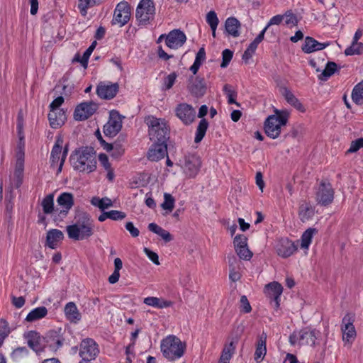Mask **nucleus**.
<instances>
[{
    "label": "nucleus",
    "instance_id": "1",
    "mask_svg": "<svg viewBox=\"0 0 363 363\" xmlns=\"http://www.w3.org/2000/svg\"><path fill=\"white\" fill-rule=\"evenodd\" d=\"M76 219L74 224L69 225V238L83 240L90 238L94 234V224L89 216L82 213Z\"/></svg>",
    "mask_w": 363,
    "mask_h": 363
},
{
    "label": "nucleus",
    "instance_id": "2",
    "mask_svg": "<svg viewBox=\"0 0 363 363\" xmlns=\"http://www.w3.org/2000/svg\"><path fill=\"white\" fill-rule=\"evenodd\" d=\"M72 166L79 172L90 173L96 168V160L94 153L87 147L79 150L71 156Z\"/></svg>",
    "mask_w": 363,
    "mask_h": 363
},
{
    "label": "nucleus",
    "instance_id": "3",
    "mask_svg": "<svg viewBox=\"0 0 363 363\" xmlns=\"http://www.w3.org/2000/svg\"><path fill=\"white\" fill-rule=\"evenodd\" d=\"M149 128L150 139L153 143H167L169 139V128L164 119L149 116L145 118Z\"/></svg>",
    "mask_w": 363,
    "mask_h": 363
},
{
    "label": "nucleus",
    "instance_id": "4",
    "mask_svg": "<svg viewBox=\"0 0 363 363\" xmlns=\"http://www.w3.org/2000/svg\"><path fill=\"white\" fill-rule=\"evenodd\" d=\"M275 114L269 116L264 122V131L269 138H277L289 119V113L286 111L275 110Z\"/></svg>",
    "mask_w": 363,
    "mask_h": 363
},
{
    "label": "nucleus",
    "instance_id": "5",
    "mask_svg": "<svg viewBox=\"0 0 363 363\" xmlns=\"http://www.w3.org/2000/svg\"><path fill=\"white\" fill-rule=\"evenodd\" d=\"M64 97L57 96L50 104V113L48 119L50 125L52 128H57L65 124L67 121L66 111L61 109L60 106L64 103Z\"/></svg>",
    "mask_w": 363,
    "mask_h": 363
},
{
    "label": "nucleus",
    "instance_id": "6",
    "mask_svg": "<svg viewBox=\"0 0 363 363\" xmlns=\"http://www.w3.org/2000/svg\"><path fill=\"white\" fill-rule=\"evenodd\" d=\"M62 144L63 138L62 136L58 135L50 154V167L55 168L60 160V162L57 170V174L62 171V165L66 160V156L68 152V143H66L62 153Z\"/></svg>",
    "mask_w": 363,
    "mask_h": 363
},
{
    "label": "nucleus",
    "instance_id": "7",
    "mask_svg": "<svg viewBox=\"0 0 363 363\" xmlns=\"http://www.w3.org/2000/svg\"><path fill=\"white\" fill-rule=\"evenodd\" d=\"M186 347V342H162L160 346L164 357L172 361L182 357Z\"/></svg>",
    "mask_w": 363,
    "mask_h": 363
},
{
    "label": "nucleus",
    "instance_id": "8",
    "mask_svg": "<svg viewBox=\"0 0 363 363\" xmlns=\"http://www.w3.org/2000/svg\"><path fill=\"white\" fill-rule=\"evenodd\" d=\"M334 189L331 184L326 181H321L315 192V201L318 204L328 206L334 199Z\"/></svg>",
    "mask_w": 363,
    "mask_h": 363
},
{
    "label": "nucleus",
    "instance_id": "9",
    "mask_svg": "<svg viewBox=\"0 0 363 363\" xmlns=\"http://www.w3.org/2000/svg\"><path fill=\"white\" fill-rule=\"evenodd\" d=\"M155 13V4L152 0H141L136 9V18L143 23H145L154 17Z\"/></svg>",
    "mask_w": 363,
    "mask_h": 363
},
{
    "label": "nucleus",
    "instance_id": "10",
    "mask_svg": "<svg viewBox=\"0 0 363 363\" xmlns=\"http://www.w3.org/2000/svg\"><path fill=\"white\" fill-rule=\"evenodd\" d=\"M187 89L195 97L203 96L207 89L205 79L200 76L190 77L188 80Z\"/></svg>",
    "mask_w": 363,
    "mask_h": 363
},
{
    "label": "nucleus",
    "instance_id": "11",
    "mask_svg": "<svg viewBox=\"0 0 363 363\" xmlns=\"http://www.w3.org/2000/svg\"><path fill=\"white\" fill-rule=\"evenodd\" d=\"M130 18V8L129 4L126 1L118 3L114 11L112 23L123 26L129 21Z\"/></svg>",
    "mask_w": 363,
    "mask_h": 363
},
{
    "label": "nucleus",
    "instance_id": "12",
    "mask_svg": "<svg viewBox=\"0 0 363 363\" xmlns=\"http://www.w3.org/2000/svg\"><path fill=\"white\" fill-rule=\"evenodd\" d=\"M98 105L92 101L82 102L74 111V118L78 121H84L91 117L97 110Z\"/></svg>",
    "mask_w": 363,
    "mask_h": 363
},
{
    "label": "nucleus",
    "instance_id": "13",
    "mask_svg": "<svg viewBox=\"0 0 363 363\" xmlns=\"http://www.w3.org/2000/svg\"><path fill=\"white\" fill-rule=\"evenodd\" d=\"M119 85L118 83L109 82H101L96 87L97 95L103 99H112L118 92Z\"/></svg>",
    "mask_w": 363,
    "mask_h": 363
},
{
    "label": "nucleus",
    "instance_id": "14",
    "mask_svg": "<svg viewBox=\"0 0 363 363\" xmlns=\"http://www.w3.org/2000/svg\"><path fill=\"white\" fill-rule=\"evenodd\" d=\"M176 116L185 125L191 124L195 119L196 111L189 104L186 103L179 104L175 108Z\"/></svg>",
    "mask_w": 363,
    "mask_h": 363
},
{
    "label": "nucleus",
    "instance_id": "15",
    "mask_svg": "<svg viewBox=\"0 0 363 363\" xmlns=\"http://www.w3.org/2000/svg\"><path fill=\"white\" fill-rule=\"evenodd\" d=\"M201 160L196 155H189L185 157L184 172L191 178L195 177L200 171Z\"/></svg>",
    "mask_w": 363,
    "mask_h": 363
},
{
    "label": "nucleus",
    "instance_id": "16",
    "mask_svg": "<svg viewBox=\"0 0 363 363\" xmlns=\"http://www.w3.org/2000/svg\"><path fill=\"white\" fill-rule=\"evenodd\" d=\"M165 38V44L171 49H178L182 47L186 40V36L184 33L179 29H174L170 31Z\"/></svg>",
    "mask_w": 363,
    "mask_h": 363
},
{
    "label": "nucleus",
    "instance_id": "17",
    "mask_svg": "<svg viewBox=\"0 0 363 363\" xmlns=\"http://www.w3.org/2000/svg\"><path fill=\"white\" fill-rule=\"evenodd\" d=\"M282 292V286L276 281L272 282L266 285L264 289V293L266 296L271 299V303L275 308H279L280 305V296Z\"/></svg>",
    "mask_w": 363,
    "mask_h": 363
},
{
    "label": "nucleus",
    "instance_id": "18",
    "mask_svg": "<svg viewBox=\"0 0 363 363\" xmlns=\"http://www.w3.org/2000/svg\"><path fill=\"white\" fill-rule=\"evenodd\" d=\"M276 252L279 256L286 258L292 255L296 251L297 247L287 238H281L276 244Z\"/></svg>",
    "mask_w": 363,
    "mask_h": 363
},
{
    "label": "nucleus",
    "instance_id": "19",
    "mask_svg": "<svg viewBox=\"0 0 363 363\" xmlns=\"http://www.w3.org/2000/svg\"><path fill=\"white\" fill-rule=\"evenodd\" d=\"M99 352V346L96 342H82L79 352L82 360L90 362L95 359Z\"/></svg>",
    "mask_w": 363,
    "mask_h": 363
},
{
    "label": "nucleus",
    "instance_id": "20",
    "mask_svg": "<svg viewBox=\"0 0 363 363\" xmlns=\"http://www.w3.org/2000/svg\"><path fill=\"white\" fill-rule=\"evenodd\" d=\"M167 155V143H153L147 152V159L150 161L157 162L163 159Z\"/></svg>",
    "mask_w": 363,
    "mask_h": 363
},
{
    "label": "nucleus",
    "instance_id": "21",
    "mask_svg": "<svg viewBox=\"0 0 363 363\" xmlns=\"http://www.w3.org/2000/svg\"><path fill=\"white\" fill-rule=\"evenodd\" d=\"M342 339L354 338L356 336V330L353 325V318L350 314H346L342 320Z\"/></svg>",
    "mask_w": 363,
    "mask_h": 363
},
{
    "label": "nucleus",
    "instance_id": "22",
    "mask_svg": "<svg viewBox=\"0 0 363 363\" xmlns=\"http://www.w3.org/2000/svg\"><path fill=\"white\" fill-rule=\"evenodd\" d=\"M329 45V42L322 43H319L312 37H306L305 38L304 44L302 46V50L305 53H311L315 51L322 50Z\"/></svg>",
    "mask_w": 363,
    "mask_h": 363
},
{
    "label": "nucleus",
    "instance_id": "23",
    "mask_svg": "<svg viewBox=\"0 0 363 363\" xmlns=\"http://www.w3.org/2000/svg\"><path fill=\"white\" fill-rule=\"evenodd\" d=\"M63 238L64 235L62 231L57 229H52L47 233L45 246L55 249Z\"/></svg>",
    "mask_w": 363,
    "mask_h": 363
},
{
    "label": "nucleus",
    "instance_id": "24",
    "mask_svg": "<svg viewBox=\"0 0 363 363\" xmlns=\"http://www.w3.org/2000/svg\"><path fill=\"white\" fill-rule=\"evenodd\" d=\"M314 216V208L310 203L303 201L298 208V216L302 222H306Z\"/></svg>",
    "mask_w": 363,
    "mask_h": 363
},
{
    "label": "nucleus",
    "instance_id": "25",
    "mask_svg": "<svg viewBox=\"0 0 363 363\" xmlns=\"http://www.w3.org/2000/svg\"><path fill=\"white\" fill-rule=\"evenodd\" d=\"M240 21L235 17H229L225 23V31L229 35L237 38L240 35Z\"/></svg>",
    "mask_w": 363,
    "mask_h": 363
},
{
    "label": "nucleus",
    "instance_id": "26",
    "mask_svg": "<svg viewBox=\"0 0 363 363\" xmlns=\"http://www.w3.org/2000/svg\"><path fill=\"white\" fill-rule=\"evenodd\" d=\"M282 94L290 105L302 113L305 112L306 109L303 105L289 89L284 88Z\"/></svg>",
    "mask_w": 363,
    "mask_h": 363
},
{
    "label": "nucleus",
    "instance_id": "27",
    "mask_svg": "<svg viewBox=\"0 0 363 363\" xmlns=\"http://www.w3.org/2000/svg\"><path fill=\"white\" fill-rule=\"evenodd\" d=\"M143 302L145 304L155 307L156 308H167L172 305L171 301H165L154 296L145 298Z\"/></svg>",
    "mask_w": 363,
    "mask_h": 363
},
{
    "label": "nucleus",
    "instance_id": "28",
    "mask_svg": "<svg viewBox=\"0 0 363 363\" xmlns=\"http://www.w3.org/2000/svg\"><path fill=\"white\" fill-rule=\"evenodd\" d=\"M147 228L150 231L160 236L166 242H170L173 239L172 235L167 230L155 223H150Z\"/></svg>",
    "mask_w": 363,
    "mask_h": 363
},
{
    "label": "nucleus",
    "instance_id": "29",
    "mask_svg": "<svg viewBox=\"0 0 363 363\" xmlns=\"http://www.w3.org/2000/svg\"><path fill=\"white\" fill-rule=\"evenodd\" d=\"M122 125L121 121L116 120H110L104 126V133L106 135L114 136L121 129Z\"/></svg>",
    "mask_w": 363,
    "mask_h": 363
},
{
    "label": "nucleus",
    "instance_id": "30",
    "mask_svg": "<svg viewBox=\"0 0 363 363\" xmlns=\"http://www.w3.org/2000/svg\"><path fill=\"white\" fill-rule=\"evenodd\" d=\"M48 309L45 306H40L32 310L26 316V320L34 322L46 316Z\"/></svg>",
    "mask_w": 363,
    "mask_h": 363
},
{
    "label": "nucleus",
    "instance_id": "31",
    "mask_svg": "<svg viewBox=\"0 0 363 363\" xmlns=\"http://www.w3.org/2000/svg\"><path fill=\"white\" fill-rule=\"evenodd\" d=\"M319 331L315 329L306 328L299 331L298 335H295V337L299 338L300 340H313L318 339L319 337Z\"/></svg>",
    "mask_w": 363,
    "mask_h": 363
},
{
    "label": "nucleus",
    "instance_id": "32",
    "mask_svg": "<svg viewBox=\"0 0 363 363\" xmlns=\"http://www.w3.org/2000/svg\"><path fill=\"white\" fill-rule=\"evenodd\" d=\"M208 127V122L205 118H202L196 128L194 142L196 143H200L204 138L206 130Z\"/></svg>",
    "mask_w": 363,
    "mask_h": 363
},
{
    "label": "nucleus",
    "instance_id": "33",
    "mask_svg": "<svg viewBox=\"0 0 363 363\" xmlns=\"http://www.w3.org/2000/svg\"><path fill=\"white\" fill-rule=\"evenodd\" d=\"M91 203L94 206L98 207L101 211H104L105 209L113 206L112 201L107 197L100 199L99 197L94 196L91 199Z\"/></svg>",
    "mask_w": 363,
    "mask_h": 363
},
{
    "label": "nucleus",
    "instance_id": "34",
    "mask_svg": "<svg viewBox=\"0 0 363 363\" xmlns=\"http://www.w3.org/2000/svg\"><path fill=\"white\" fill-rule=\"evenodd\" d=\"M337 70V65L334 62H328L322 73L318 76L321 81H326Z\"/></svg>",
    "mask_w": 363,
    "mask_h": 363
},
{
    "label": "nucleus",
    "instance_id": "35",
    "mask_svg": "<svg viewBox=\"0 0 363 363\" xmlns=\"http://www.w3.org/2000/svg\"><path fill=\"white\" fill-rule=\"evenodd\" d=\"M317 233V230L315 228H308L307 229L302 235L301 240V247L303 249L308 250L309 245L311 243L312 238L314 234Z\"/></svg>",
    "mask_w": 363,
    "mask_h": 363
},
{
    "label": "nucleus",
    "instance_id": "36",
    "mask_svg": "<svg viewBox=\"0 0 363 363\" xmlns=\"http://www.w3.org/2000/svg\"><path fill=\"white\" fill-rule=\"evenodd\" d=\"M352 101L357 105L363 104V80L358 83L352 92Z\"/></svg>",
    "mask_w": 363,
    "mask_h": 363
},
{
    "label": "nucleus",
    "instance_id": "37",
    "mask_svg": "<svg viewBox=\"0 0 363 363\" xmlns=\"http://www.w3.org/2000/svg\"><path fill=\"white\" fill-rule=\"evenodd\" d=\"M43 211L45 214H50L55 210L54 206V194H50L47 195L42 201Z\"/></svg>",
    "mask_w": 363,
    "mask_h": 363
},
{
    "label": "nucleus",
    "instance_id": "38",
    "mask_svg": "<svg viewBox=\"0 0 363 363\" xmlns=\"http://www.w3.org/2000/svg\"><path fill=\"white\" fill-rule=\"evenodd\" d=\"M28 347L33 350L38 355L45 352L47 349L56 350L55 346L42 344V342H27Z\"/></svg>",
    "mask_w": 363,
    "mask_h": 363
},
{
    "label": "nucleus",
    "instance_id": "39",
    "mask_svg": "<svg viewBox=\"0 0 363 363\" xmlns=\"http://www.w3.org/2000/svg\"><path fill=\"white\" fill-rule=\"evenodd\" d=\"M236 346L234 342H230L224 345L220 359L229 362L235 353Z\"/></svg>",
    "mask_w": 363,
    "mask_h": 363
},
{
    "label": "nucleus",
    "instance_id": "40",
    "mask_svg": "<svg viewBox=\"0 0 363 363\" xmlns=\"http://www.w3.org/2000/svg\"><path fill=\"white\" fill-rule=\"evenodd\" d=\"M14 197L15 195L13 194V190L12 189V188L6 191L5 196V211L7 214H9L10 217L14 206Z\"/></svg>",
    "mask_w": 363,
    "mask_h": 363
},
{
    "label": "nucleus",
    "instance_id": "41",
    "mask_svg": "<svg viewBox=\"0 0 363 363\" xmlns=\"http://www.w3.org/2000/svg\"><path fill=\"white\" fill-rule=\"evenodd\" d=\"M65 329L62 330L61 328L50 330L45 334V336L42 337L44 340H61Z\"/></svg>",
    "mask_w": 363,
    "mask_h": 363
},
{
    "label": "nucleus",
    "instance_id": "42",
    "mask_svg": "<svg viewBox=\"0 0 363 363\" xmlns=\"http://www.w3.org/2000/svg\"><path fill=\"white\" fill-rule=\"evenodd\" d=\"M267 354V346H266V342H258V344L256 347V350L255 352V360L259 363L261 362L265 355Z\"/></svg>",
    "mask_w": 363,
    "mask_h": 363
},
{
    "label": "nucleus",
    "instance_id": "43",
    "mask_svg": "<svg viewBox=\"0 0 363 363\" xmlns=\"http://www.w3.org/2000/svg\"><path fill=\"white\" fill-rule=\"evenodd\" d=\"M82 319V314L79 311L76 304L69 302V323H77Z\"/></svg>",
    "mask_w": 363,
    "mask_h": 363
},
{
    "label": "nucleus",
    "instance_id": "44",
    "mask_svg": "<svg viewBox=\"0 0 363 363\" xmlns=\"http://www.w3.org/2000/svg\"><path fill=\"white\" fill-rule=\"evenodd\" d=\"M223 91L227 96L228 103L229 104H235L237 106H240V104L235 101L237 92L232 89L230 85L225 84L223 86Z\"/></svg>",
    "mask_w": 363,
    "mask_h": 363
},
{
    "label": "nucleus",
    "instance_id": "45",
    "mask_svg": "<svg viewBox=\"0 0 363 363\" xmlns=\"http://www.w3.org/2000/svg\"><path fill=\"white\" fill-rule=\"evenodd\" d=\"M363 52V43L357 42H352V44L350 47L347 48L345 50V54L346 55H359Z\"/></svg>",
    "mask_w": 363,
    "mask_h": 363
},
{
    "label": "nucleus",
    "instance_id": "46",
    "mask_svg": "<svg viewBox=\"0 0 363 363\" xmlns=\"http://www.w3.org/2000/svg\"><path fill=\"white\" fill-rule=\"evenodd\" d=\"M24 160L21 157L17 158L16 168L14 171L15 177L17 179L18 186L21 185L23 178Z\"/></svg>",
    "mask_w": 363,
    "mask_h": 363
},
{
    "label": "nucleus",
    "instance_id": "47",
    "mask_svg": "<svg viewBox=\"0 0 363 363\" xmlns=\"http://www.w3.org/2000/svg\"><path fill=\"white\" fill-rule=\"evenodd\" d=\"M10 333L9 323L5 319H0V340H4Z\"/></svg>",
    "mask_w": 363,
    "mask_h": 363
},
{
    "label": "nucleus",
    "instance_id": "48",
    "mask_svg": "<svg viewBox=\"0 0 363 363\" xmlns=\"http://www.w3.org/2000/svg\"><path fill=\"white\" fill-rule=\"evenodd\" d=\"M96 45V42L94 41L91 44V45L86 50V51L83 54V56L82 57V65L84 69H86L87 67L89 57L91 55L94 50L95 49Z\"/></svg>",
    "mask_w": 363,
    "mask_h": 363
},
{
    "label": "nucleus",
    "instance_id": "49",
    "mask_svg": "<svg viewBox=\"0 0 363 363\" xmlns=\"http://www.w3.org/2000/svg\"><path fill=\"white\" fill-rule=\"evenodd\" d=\"M264 30H262L255 40L249 45L247 50L253 54L255 52L258 45L264 40Z\"/></svg>",
    "mask_w": 363,
    "mask_h": 363
},
{
    "label": "nucleus",
    "instance_id": "50",
    "mask_svg": "<svg viewBox=\"0 0 363 363\" xmlns=\"http://www.w3.org/2000/svg\"><path fill=\"white\" fill-rule=\"evenodd\" d=\"M164 201L162 204V207L164 210L172 211L174 207V199L172 195L169 194H164Z\"/></svg>",
    "mask_w": 363,
    "mask_h": 363
},
{
    "label": "nucleus",
    "instance_id": "51",
    "mask_svg": "<svg viewBox=\"0 0 363 363\" xmlns=\"http://www.w3.org/2000/svg\"><path fill=\"white\" fill-rule=\"evenodd\" d=\"M98 1L99 0H79L78 8L81 13L85 15L86 13V9Z\"/></svg>",
    "mask_w": 363,
    "mask_h": 363
},
{
    "label": "nucleus",
    "instance_id": "52",
    "mask_svg": "<svg viewBox=\"0 0 363 363\" xmlns=\"http://www.w3.org/2000/svg\"><path fill=\"white\" fill-rule=\"evenodd\" d=\"M177 77V74L176 72H172L167 75L164 79L163 88L166 90L170 89L175 83Z\"/></svg>",
    "mask_w": 363,
    "mask_h": 363
},
{
    "label": "nucleus",
    "instance_id": "53",
    "mask_svg": "<svg viewBox=\"0 0 363 363\" xmlns=\"http://www.w3.org/2000/svg\"><path fill=\"white\" fill-rule=\"evenodd\" d=\"M237 255L242 259L250 260L252 257V252L248 249V247H243L241 248L235 249Z\"/></svg>",
    "mask_w": 363,
    "mask_h": 363
},
{
    "label": "nucleus",
    "instance_id": "54",
    "mask_svg": "<svg viewBox=\"0 0 363 363\" xmlns=\"http://www.w3.org/2000/svg\"><path fill=\"white\" fill-rule=\"evenodd\" d=\"M233 52L229 49H225L223 51L222 62L220 64V67L222 68H225L229 65L230 62L231 61V60L233 58Z\"/></svg>",
    "mask_w": 363,
    "mask_h": 363
},
{
    "label": "nucleus",
    "instance_id": "55",
    "mask_svg": "<svg viewBox=\"0 0 363 363\" xmlns=\"http://www.w3.org/2000/svg\"><path fill=\"white\" fill-rule=\"evenodd\" d=\"M206 22L211 28L217 27L219 20L217 14L214 11H209L206 15Z\"/></svg>",
    "mask_w": 363,
    "mask_h": 363
},
{
    "label": "nucleus",
    "instance_id": "56",
    "mask_svg": "<svg viewBox=\"0 0 363 363\" xmlns=\"http://www.w3.org/2000/svg\"><path fill=\"white\" fill-rule=\"evenodd\" d=\"M247 238L244 235H238L234 238L235 249L241 248L247 246Z\"/></svg>",
    "mask_w": 363,
    "mask_h": 363
},
{
    "label": "nucleus",
    "instance_id": "57",
    "mask_svg": "<svg viewBox=\"0 0 363 363\" xmlns=\"http://www.w3.org/2000/svg\"><path fill=\"white\" fill-rule=\"evenodd\" d=\"M363 147V138L352 141L350 148L347 150L346 154L354 153Z\"/></svg>",
    "mask_w": 363,
    "mask_h": 363
},
{
    "label": "nucleus",
    "instance_id": "58",
    "mask_svg": "<svg viewBox=\"0 0 363 363\" xmlns=\"http://www.w3.org/2000/svg\"><path fill=\"white\" fill-rule=\"evenodd\" d=\"M54 211L55 213H57V214L55 216L54 220L59 225H60V222L63 221V219L65 218H66V216L67 215V213H68V209H66V208L60 209V208H58L57 206Z\"/></svg>",
    "mask_w": 363,
    "mask_h": 363
},
{
    "label": "nucleus",
    "instance_id": "59",
    "mask_svg": "<svg viewBox=\"0 0 363 363\" xmlns=\"http://www.w3.org/2000/svg\"><path fill=\"white\" fill-rule=\"evenodd\" d=\"M285 24L289 26H296L298 23L296 16L291 11H287L285 15Z\"/></svg>",
    "mask_w": 363,
    "mask_h": 363
},
{
    "label": "nucleus",
    "instance_id": "60",
    "mask_svg": "<svg viewBox=\"0 0 363 363\" xmlns=\"http://www.w3.org/2000/svg\"><path fill=\"white\" fill-rule=\"evenodd\" d=\"M57 206H60L62 208L68 209V192L61 194L57 199Z\"/></svg>",
    "mask_w": 363,
    "mask_h": 363
},
{
    "label": "nucleus",
    "instance_id": "61",
    "mask_svg": "<svg viewBox=\"0 0 363 363\" xmlns=\"http://www.w3.org/2000/svg\"><path fill=\"white\" fill-rule=\"evenodd\" d=\"M284 16H281V15H276V16H273L269 20V21L268 22V23L267 24V26L264 28V29L262 30H264V33H265L266 31L267 30V29L271 26L280 24L281 23V21L284 20Z\"/></svg>",
    "mask_w": 363,
    "mask_h": 363
},
{
    "label": "nucleus",
    "instance_id": "62",
    "mask_svg": "<svg viewBox=\"0 0 363 363\" xmlns=\"http://www.w3.org/2000/svg\"><path fill=\"white\" fill-rule=\"evenodd\" d=\"M108 218L113 220H123L125 218L126 215L125 213L116 210H112L108 211Z\"/></svg>",
    "mask_w": 363,
    "mask_h": 363
},
{
    "label": "nucleus",
    "instance_id": "63",
    "mask_svg": "<svg viewBox=\"0 0 363 363\" xmlns=\"http://www.w3.org/2000/svg\"><path fill=\"white\" fill-rule=\"evenodd\" d=\"M240 310L244 313H250L252 310L246 296H242L240 298Z\"/></svg>",
    "mask_w": 363,
    "mask_h": 363
},
{
    "label": "nucleus",
    "instance_id": "64",
    "mask_svg": "<svg viewBox=\"0 0 363 363\" xmlns=\"http://www.w3.org/2000/svg\"><path fill=\"white\" fill-rule=\"evenodd\" d=\"M23 337L26 340H40L41 339L40 333L35 330H30L28 332H26L23 334Z\"/></svg>",
    "mask_w": 363,
    "mask_h": 363
}]
</instances>
